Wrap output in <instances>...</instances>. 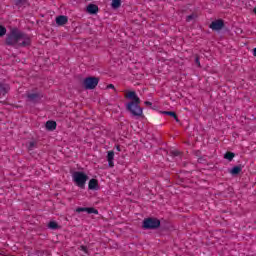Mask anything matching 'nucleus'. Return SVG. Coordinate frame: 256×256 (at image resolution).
<instances>
[{"instance_id":"obj_1","label":"nucleus","mask_w":256,"mask_h":256,"mask_svg":"<svg viewBox=\"0 0 256 256\" xmlns=\"http://www.w3.org/2000/svg\"><path fill=\"white\" fill-rule=\"evenodd\" d=\"M7 47L14 49H21V47H29L31 45V38L19 28H12L4 41Z\"/></svg>"},{"instance_id":"obj_2","label":"nucleus","mask_w":256,"mask_h":256,"mask_svg":"<svg viewBox=\"0 0 256 256\" xmlns=\"http://www.w3.org/2000/svg\"><path fill=\"white\" fill-rule=\"evenodd\" d=\"M126 99H130L131 101L126 103V111L130 113L132 117H144L143 116V108H141V98L137 96V92L129 91L125 95Z\"/></svg>"},{"instance_id":"obj_3","label":"nucleus","mask_w":256,"mask_h":256,"mask_svg":"<svg viewBox=\"0 0 256 256\" xmlns=\"http://www.w3.org/2000/svg\"><path fill=\"white\" fill-rule=\"evenodd\" d=\"M72 181L79 189H85L89 176L83 171H74L72 173Z\"/></svg>"},{"instance_id":"obj_4","label":"nucleus","mask_w":256,"mask_h":256,"mask_svg":"<svg viewBox=\"0 0 256 256\" xmlns=\"http://www.w3.org/2000/svg\"><path fill=\"white\" fill-rule=\"evenodd\" d=\"M161 227V220L156 217H148L142 221V229L144 231H155Z\"/></svg>"},{"instance_id":"obj_5","label":"nucleus","mask_w":256,"mask_h":256,"mask_svg":"<svg viewBox=\"0 0 256 256\" xmlns=\"http://www.w3.org/2000/svg\"><path fill=\"white\" fill-rule=\"evenodd\" d=\"M97 85H99V78L97 77L89 76L83 80L84 89L93 90Z\"/></svg>"},{"instance_id":"obj_6","label":"nucleus","mask_w":256,"mask_h":256,"mask_svg":"<svg viewBox=\"0 0 256 256\" xmlns=\"http://www.w3.org/2000/svg\"><path fill=\"white\" fill-rule=\"evenodd\" d=\"M225 27V20L223 19H217L210 23L209 29H212V31H221Z\"/></svg>"},{"instance_id":"obj_7","label":"nucleus","mask_w":256,"mask_h":256,"mask_svg":"<svg viewBox=\"0 0 256 256\" xmlns=\"http://www.w3.org/2000/svg\"><path fill=\"white\" fill-rule=\"evenodd\" d=\"M55 21L58 27H63V25H67V23H69V17L65 15H59L58 17H56Z\"/></svg>"},{"instance_id":"obj_8","label":"nucleus","mask_w":256,"mask_h":256,"mask_svg":"<svg viewBox=\"0 0 256 256\" xmlns=\"http://www.w3.org/2000/svg\"><path fill=\"white\" fill-rule=\"evenodd\" d=\"M89 191H99V180L92 178L88 183Z\"/></svg>"},{"instance_id":"obj_9","label":"nucleus","mask_w":256,"mask_h":256,"mask_svg":"<svg viewBox=\"0 0 256 256\" xmlns=\"http://www.w3.org/2000/svg\"><path fill=\"white\" fill-rule=\"evenodd\" d=\"M86 11L89 15H97V13H99V6H97V4H88Z\"/></svg>"},{"instance_id":"obj_10","label":"nucleus","mask_w":256,"mask_h":256,"mask_svg":"<svg viewBox=\"0 0 256 256\" xmlns=\"http://www.w3.org/2000/svg\"><path fill=\"white\" fill-rule=\"evenodd\" d=\"M43 96H41V94L39 93H29L27 94V99L28 101H31V103H37V101H40V99Z\"/></svg>"},{"instance_id":"obj_11","label":"nucleus","mask_w":256,"mask_h":256,"mask_svg":"<svg viewBox=\"0 0 256 256\" xmlns=\"http://www.w3.org/2000/svg\"><path fill=\"white\" fill-rule=\"evenodd\" d=\"M107 161H108V167L113 168L115 167V152L114 151H108L107 154Z\"/></svg>"},{"instance_id":"obj_12","label":"nucleus","mask_w":256,"mask_h":256,"mask_svg":"<svg viewBox=\"0 0 256 256\" xmlns=\"http://www.w3.org/2000/svg\"><path fill=\"white\" fill-rule=\"evenodd\" d=\"M47 131H55L57 129V122L53 120H48L45 124Z\"/></svg>"},{"instance_id":"obj_13","label":"nucleus","mask_w":256,"mask_h":256,"mask_svg":"<svg viewBox=\"0 0 256 256\" xmlns=\"http://www.w3.org/2000/svg\"><path fill=\"white\" fill-rule=\"evenodd\" d=\"M162 115H168L169 117H172L173 119H175L176 123H179L180 121L175 111H162Z\"/></svg>"},{"instance_id":"obj_14","label":"nucleus","mask_w":256,"mask_h":256,"mask_svg":"<svg viewBox=\"0 0 256 256\" xmlns=\"http://www.w3.org/2000/svg\"><path fill=\"white\" fill-rule=\"evenodd\" d=\"M241 171H243V166L242 165H237L232 167V169L230 170L231 175H239V173H241Z\"/></svg>"},{"instance_id":"obj_15","label":"nucleus","mask_w":256,"mask_h":256,"mask_svg":"<svg viewBox=\"0 0 256 256\" xmlns=\"http://www.w3.org/2000/svg\"><path fill=\"white\" fill-rule=\"evenodd\" d=\"M9 93V86L7 84L0 83V95H7Z\"/></svg>"},{"instance_id":"obj_16","label":"nucleus","mask_w":256,"mask_h":256,"mask_svg":"<svg viewBox=\"0 0 256 256\" xmlns=\"http://www.w3.org/2000/svg\"><path fill=\"white\" fill-rule=\"evenodd\" d=\"M48 229H52V231H56V229H61V226L56 221H50L48 223Z\"/></svg>"},{"instance_id":"obj_17","label":"nucleus","mask_w":256,"mask_h":256,"mask_svg":"<svg viewBox=\"0 0 256 256\" xmlns=\"http://www.w3.org/2000/svg\"><path fill=\"white\" fill-rule=\"evenodd\" d=\"M235 158V153L228 151L224 154V159H227V161H233Z\"/></svg>"},{"instance_id":"obj_18","label":"nucleus","mask_w":256,"mask_h":256,"mask_svg":"<svg viewBox=\"0 0 256 256\" xmlns=\"http://www.w3.org/2000/svg\"><path fill=\"white\" fill-rule=\"evenodd\" d=\"M86 213H88V215H99V210L95 209L94 207H87Z\"/></svg>"},{"instance_id":"obj_19","label":"nucleus","mask_w":256,"mask_h":256,"mask_svg":"<svg viewBox=\"0 0 256 256\" xmlns=\"http://www.w3.org/2000/svg\"><path fill=\"white\" fill-rule=\"evenodd\" d=\"M111 7L112 9H119L121 7V0H112Z\"/></svg>"},{"instance_id":"obj_20","label":"nucleus","mask_w":256,"mask_h":256,"mask_svg":"<svg viewBox=\"0 0 256 256\" xmlns=\"http://www.w3.org/2000/svg\"><path fill=\"white\" fill-rule=\"evenodd\" d=\"M16 7H23V5H27V0H14Z\"/></svg>"},{"instance_id":"obj_21","label":"nucleus","mask_w":256,"mask_h":256,"mask_svg":"<svg viewBox=\"0 0 256 256\" xmlns=\"http://www.w3.org/2000/svg\"><path fill=\"white\" fill-rule=\"evenodd\" d=\"M7 35V28L5 26L0 25V37H5Z\"/></svg>"},{"instance_id":"obj_22","label":"nucleus","mask_w":256,"mask_h":256,"mask_svg":"<svg viewBox=\"0 0 256 256\" xmlns=\"http://www.w3.org/2000/svg\"><path fill=\"white\" fill-rule=\"evenodd\" d=\"M35 147H37V142L31 141L28 143V151H33V149H35Z\"/></svg>"},{"instance_id":"obj_23","label":"nucleus","mask_w":256,"mask_h":256,"mask_svg":"<svg viewBox=\"0 0 256 256\" xmlns=\"http://www.w3.org/2000/svg\"><path fill=\"white\" fill-rule=\"evenodd\" d=\"M76 213H87V207L76 208Z\"/></svg>"},{"instance_id":"obj_24","label":"nucleus","mask_w":256,"mask_h":256,"mask_svg":"<svg viewBox=\"0 0 256 256\" xmlns=\"http://www.w3.org/2000/svg\"><path fill=\"white\" fill-rule=\"evenodd\" d=\"M80 251H83L84 253H86V255L89 254V249L85 245L80 246Z\"/></svg>"},{"instance_id":"obj_25","label":"nucleus","mask_w":256,"mask_h":256,"mask_svg":"<svg viewBox=\"0 0 256 256\" xmlns=\"http://www.w3.org/2000/svg\"><path fill=\"white\" fill-rule=\"evenodd\" d=\"M180 155H181V152H179L178 150L171 151V156L172 157H179Z\"/></svg>"},{"instance_id":"obj_26","label":"nucleus","mask_w":256,"mask_h":256,"mask_svg":"<svg viewBox=\"0 0 256 256\" xmlns=\"http://www.w3.org/2000/svg\"><path fill=\"white\" fill-rule=\"evenodd\" d=\"M195 64L198 65L199 67H201V61H200V58H199V55H195Z\"/></svg>"},{"instance_id":"obj_27","label":"nucleus","mask_w":256,"mask_h":256,"mask_svg":"<svg viewBox=\"0 0 256 256\" xmlns=\"http://www.w3.org/2000/svg\"><path fill=\"white\" fill-rule=\"evenodd\" d=\"M193 19H195V14H191L186 17V21L188 22L193 21Z\"/></svg>"},{"instance_id":"obj_28","label":"nucleus","mask_w":256,"mask_h":256,"mask_svg":"<svg viewBox=\"0 0 256 256\" xmlns=\"http://www.w3.org/2000/svg\"><path fill=\"white\" fill-rule=\"evenodd\" d=\"M144 105H146L147 107H151V105H153V103L149 102V101H145Z\"/></svg>"},{"instance_id":"obj_29","label":"nucleus","mask_w":256,"mask_h":256,"mask_svg":"<svg viewBox=\"0 0 256 256\" xmlns=\"http://www.w3.org/2000/svg\"><path fill=\"white\" fill-rule=\"evenodd\" d=\"M107 89H115V85L109 84V85L107 86Z\"/></svg>"},{"instance_id":"obj_30","label":"nucleus","mask_w":256,"mask_h":256,"mask_svg":"<svg viewBox=\"0 0 256 256\" xmlns=\"http://www.w3.org/2000/svg\"><path fill=\"white\" fill-rule=\"evenodd\" d=\"M253 56L256 57V48L252 49Z\"/></svg>"},{"instance_id":"obj_31","label":"nucleus","mask_w":256,"mask_h":256,"mask_svg":"<svg viewBox=\"0 0 256 256\" xmlns=\"http://www.w3.org/2000/svg\"><path fill=\"white\" fill-rule=\"evenodd\" d=\"M116 150H117V151H121V146H119V145L116 146Z\"/></svg>"},{"instance_id":"obj_32","label":"nucleus","mask_w":256,"mask_h":256,"mask_svg":"<svg viewBox=\"0 0 256 256\" xmlns=\"http://www.w3.org/2000/svg\"><path fill=\"white\" fill-rule=\"evenodd\" d=\"M198 161L201 163V161H203V158H199Z\"/></svg>"}]
</instances>
